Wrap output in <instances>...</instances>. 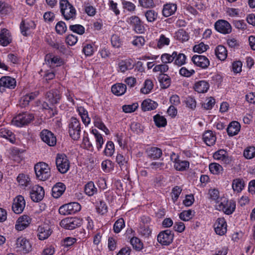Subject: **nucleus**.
Listing matches in <instances>:
<instances>
[{"mask_svg": "<svg viewBox=\"0 0 255 255\" xmlns=\"http://www.w3.org/2000/svg\"><path fill=\"white\" fill-rule=\"evenodd\" d=\"M34 170L36 178L41 181H45L50 176V169L45 162H40L36 164Z\"/></svg>", "mask_w": 255, "mask_h": 255, "instance_id": "obj_2", "label": "nucleus"}, {"mask_svg": "<svg viewBox=\"0 0 255 255\" xmlns=\"http://www.w3.org/2000/svg\"><path fill=\"white\" fill-rule=\"evenodd\" d=\"M51 233L52 231L47 225L39 226L37 229V236L40 240L47 239Z\"/></svg>", "mask_w": 255, "mask_h": 255, "instance_id": "obj_18", "label": "nucleus"}, {"mask_svg": "<svg viewBox=\"0 0 255 255\" xmlns=\"http://www.w3.org/2000/svg\"><path fill=\"white\" fill-rule=\"evenodd\" d=\"M17 181L20 186L24 187L27 186L30 182L29 177L23 174H19L17 177Z\"/></svg>", "mask_w": 255, "mask_h": 255, "instance_id": "obj_39", "label": "nucleus"}, {"mask_svg": "<svg viewBox=\"0 0 255 255\" xmlns=\"http://www.w3.org/2000/svg\"><path fill=\"white\" fill-rule=\"evenodd\" d=\"M208 48L209 46L208 45H205L203 42H201L200 44L195 45L193 47V51L195 52L202 53L206 51Z\"/></svg>", "mask_w": 255, "mask_h": 255, "instance_id": "obj_53", "label": "nucleus"}, {"mask_svg": "<svg viewBox=\"0 0 255 255\" xmlns=\"http://www.w3.org/2000/svg\"><path fill=\"white\" fill-rule=\"evenodd\" d=\"M146 152L147 156L152 159H158L162 154L161 149L156 147H151L147 148Z\"/></svg>", "mask_w": 255, "mask_h": 255, "instance_id": "obj_23", "label": "nucleus"}, {"mask_svg": "<svg viewBox=\"0 0 255 255\" xmlns=\"http://www.w3.org/2000/svg\"><path fill=\"white\" fill-rule=\"evenodd\" d=\"M138 104L134 103L132 105H124L123 106V110L125 113H129L134 112L138 108Z\"/></svg>", "mask_w": 255, "mask_h": 255, "instance_id": "obj_55", "label": "nucleus"}, {"mask_svg": "<svg viewBox=\"0 0 255 255\" xmlns=\"http://www.w3.org/2000/svg\"><path fill=\"white\" fill-rule=\"evenodd\" d=\"M60 11L66 20L74 19L76 12L75 8L67 0H61L60 1Z\"/></svg>", "mask_w": 255, "mask_h": 255, "instance_id": "obj_1", "label": "nucleus"}, {"mask_svg": "<svg viewBox=\"0 0 255 255\" xmlns=\"http://www.w3.org/2000/svg\"><path fill=\"white\" fill-rule=\"evenodd\" d=\"M186 58L185 54L177 53V55L175 56L174 64L178 66H181L185 63Z\"/></svg>", "mask_w": 255, "mask_h": 255, "instance_id": "obj_47", "label": "nucleus"}, {"mask_svg": "<svg viewBox=\"0 0 255 255\" xmlns=\"http://www.w3.org/2000/svg\"><path fill=\"white\" fill-rule=\"evenodd\" d=\"M215 28L217 31L223 34H228L232 31L230 24L225 20H219L216 22Z\"/></svg>", "mask_w": 255, "mask_h": 255, "instance_id": "obj_14", "label": "nucleus"}, {"mask_svg": "<svg viewBox=\"0 0 255 255\" xmlns=\"http://www.w3.org/2000/svg\"><path fill=\"white\" fill-rule=\"evenodd\" d=\"M245 187V182L243 179L236 178L233 180L232 188L233 190L237 193L242 191Z\"/></svg>", "mask_w": 255, "mask_h": 255, "instance_id": "obj_34", "label": "nucleus"}, {"mask_svg": "<svg viewBox=\"0 0 255 255\" xmlns=\"http://www.w3.org/2000/svg\"><path fill=\"white\" fill-rule=\"evenodd\" d=\"M153 120L155 125L157 127H164L166 125L167 122L166 119L159 115H156L153 117Z\"/></svg>", "mask_w": 255, "mask_h": 255, "instance_id": "obj_41", "label": "nucleus"}, {"mask_svg": "<svg viewBox=\"0 0 255 255\" xmlns=\"http://www.w3.org/2000/svg\"><path fill=\"white\" fill-rule=\"evenodd\" d=\"M46 97L52 106L58 103L61 98L60 92L57 89L50 90L46 93Z\"/></svg>", "mask_w": 255, "mask_h": 255, "instance_id": "obj_20", "label": "nucleus"}, {"mask_svg": "<svg viewBox=\"0 0 255 255\" xmlns=\"http://www.w3.org/2000/svg\"><path fill=\"white\" fill-rule=\"evenodd\" d=\"M114 151L115 146L114 143L111 141H108L104 151L105 154L107 156H111L113 154Z\"/></svg>", "mask_w": 255, "mask_h": 255, "instance_id": "obj_50", "label": "nucleus"}, {"mask_svg": "<svg viewBox=\"0 0 255 255\" xmlns=\"http://www.w3.org/2000/svg\"><path fill=\"white\" fill-rule=\"evenodd\" d=\"M66 189L65 185L61 182L56 183L52 188V196L55 198H58L64 193Z\"/></svg>", "mask_w": 255, "mask_h": 255, "instance_id": "obj_24", "label": "nucleus"}, {"mask_svg": "<svg viewBox=\"0 0 255 255\" xmlns=\"http://www.w3.org/2000/svg\"><path fill=\"white\" fill-rule=\"evenodd\" d=\"M215 53L217 58L221 60H224L227 56V50L223 45H218L215 50Z\"/></svg>", "mask_w": 255, "mask_h": 255, "instance_id": "obj_33", "label": "nucleus"}, {"mask_svg": "<svg viewBox=\"0 0 255 255\" xmlns=\"http://www.w3.org/2000/svg\"><path fill=\"white\" fill-rule=\"evenodd\" d=\"M44 196V190L42 187L35 185L30 192V198L35 202L41 201Z\"/></svg>", "mask_w": 255, "mask_h": 255, "instance_id": "obj_12", "label": "nucleus"}, {"mask_svg": "<svg viewBox=\"0 0 255 255\" xmlns=\"http://www.w3.org/2000/svg\"><path fill=\"white\" fill-rule=\"evenodd\" d=\"M169 38H166L164 35L162 34L158 40L157 47L159 48H161L165 45H168L169 43Z\"/></svg>", "mask_w": 255, "mask_h": 255, "instance_id": "obj_58", "label": "nucleus"}, {"mask_svg": "<svg viewBox=\"0 0 255 255\" xmlns=\"http://www.w3.org/2000/svg\"><path fill=\"white\" fill-rule=\"evenodd\" d=\"M203 139L207 145L211 146L215 143L216 137L212 131L207 130L203 133Z\"/></svg>", "mask_w": 255, "mask_h": 255, "instance_id": "obj_26", "label": "nucleus"}, {"mask_svg": "<svg viewBox=\"0 0 255 255\" xmlns=\"http://www.w3.org/2000/svg\"><path fill=\"white\" fill-rule=\"evenodd\" d=\"M217 209L222 211L227 215L232 214L236 209V202L234 200H229L226 198H221L220 201H218Z\"/></svg>", "mask_w": 255, "mask_h": 255, "instance_id": "obj_3", "label": "nucleus"}, {"mask_svg": "<svg viewBox=\"0 0 255 255\" xmlns=\"http://www.w3.org/2000/svg\"><path fill=\"white\" fill-rule=\"evenodd\" d=\"M181 191L182 189L178 186H175L173 188L171 194L172 199L174 202H175L177 200Z\"/></svg>", "mask_w": 255, "mask_h": 255, "instance_id": "obj_60", "label": "nucleus"}, {"mask_svg": "<svg viewBox=\"0 0 255 255\" xmlns=\"http://www.w3.org/2000/svg\"><path fill=\"white\" fill-rule=\"evenodd\" d=\"M176 36L177 39L181 40L182 41H187L189 39L188 33L183 29L179 30L176 33Z\"/></svg>", "mask_w": 255, "mask_h": 255, "instance_id": "obj_54", "label": "nucleus"}, {"mask_svg": "<svg viewBox=\"0 0 255 255\" xmlns=\"http://www.w3.org/2000/svg\"><path fill=\"white\" fill-rule=\"evenodd\" d=\"M244 155L247 159H252L255 156V147L250 146L244 152Z\"/></svg>", "mask_w": 255, "mask_h": 255, "instance_id": "obj_49", "label": "nucleus"}, {"mask_svg": "<svg viewBox=\"0 0 255 255\" xmlns=\"http://www.w3.org/2000/svg\"><path fill=\"white\" fill-rule=\"evenodd\" d=\"M68 128L70 137L74 140L79 139L81 133V126L79 121L76 118L72 117L69 124Z\"/></svg>", "mask_w": 255, "mask_h": 255, "instance_id": "obj_4", "label": "nucleus"}, {"mask_svg": "<svg viewBox=\"0 0 255 255\" xmlns=\"http://www.w3.org/2000/svg\"><path fill=\"white\" fill-rule=\"evenodd\" d=\"M194 88L195 90L199 93H204L208 90L209 84L207 81L202 80L196 82Z\"/></svg>", "mask_w": 255, "mask_h": 255, "instance_id": "obj_28", "label": "nucleus"}, {"mask_svg": "<svg viewBox=\"0 0 255 255\" xmlns=\"http://www.w3.org/2000/svg\"><path fill=\"white\" fill-rule=\"evenodd\" d=\"M11 42V38L9 31L3 28L0 33V44L3 46H6Z\"/></svg>", "mask_w": 255, "mask_h": 255, "instance_id": "obj_22", "label": "nucleus"}, {"mask_svg": "<svg viewBox=\"0 0 255 255\" xmlns=\"http://www.w3.org/2000/svg\"><path fill=\"white\" fill-rule=\"evenodd\" d=\"M56 32L59 34L65 33L67 29L66 24L64 22L60 21L58 22L55 26Z\"/></svg>", "mask_w": 255, "mask_h": 255, "instance_id": "obj_52", "label": "nucleus"}, {"mask_svg": "<svg viewBox=\"0 0 255 255\" xmlns=\"http://www.w3.org/2000/svg\"><path fill=\"white\" fill-rule=\"evenodd\" d=\"M111 43L112 45L116 48H119L121 45V41L119 36L116 34H114L111 37Z\"/></svg>", "mask_w": 255, "mask_h": 255, "instance_id": "obj_63", "label": "nucleus"}, {"mask_svg": "<svg viewBox=\"0 0 255 255\" xmlns=\"http://www.w3.org/2000/svg\"><path fill=\"white\" fill-rule=\"evenodd\" d=\"M34 119L32 114L26 113L20 114L12 120L13 124L17 127H22L27 125Z\"/></svg>", "mask_w": 255, "mask_h": 255, "instance_id": "obj_7", "label": "nucleus"}, {"mask_svg": "<svg viewBox=\"0 0 255 255\" xmlns=\"http://www.w3.org/2000/svg\"><path fill=\"white\" fill-rule=\"evenodd\" d=\"M30 223V218L27 215L20 216L17 219L15 229L18 231H22L27 228Z\"/></svg>", "mask_w": 255, "mask_h": 255, "instance_id": "obj_19", "label": "nucleus"}, {"mask_svg": "<svg viewBox=\"0 0 255 255\" xmlns=\"http://www.w3.org/2000/svg\"><path fill=\"white\" fill-rule=\"evenodd\" d=\"M153 84L150 79H146L144 83V86L140 89L141 93L144 94H148L153 89Z\"/></svg>", "mask_w": 255, "mask_h": 255, "instance_id": "obj_40", "label": "nucleus"}, {"mask_svg": "<svg viewBox=\"0 0 255 255\" xmlns=\"http://www.w3.org/2000/svg\"><path fill=\"white\" fill-rule=\"evenodd\" d=\"M0 137L8 140L10 142L13 143L15 142L14 134L11 131L5 128H0Z\"/></svg>", "mask_w": 255, "mask_h": 255, "instance_id": "obj_30", "label": "nucleus"}, {"mask_svg": "<svg viewBox=\"0 0 255 255\" xmlns=\"http://www.w3.org/2000/svg\"><path fill=\"white\" fill-rule=\"evenodd\" d=\"M213 157L215 159L220 160L225 164H230L232 161L231 157L228 155L227 152L224 149H220L214 153Z\"/></svg>", "mask_w": 255, "mask_h": 255, "instance_id": "obj_17", "label": "nucleus"}, {"mask_svg": "<svg viewBox=\"0 0 255 255\" xmlns=\"http://www.w3.org/2000/svg\"><path fill=\"white\" fill-rule=\"evenodd\" d=\"M37 95V93H31L22 97L19 101L20 107L23 108L28 105L30 101L34 100Z\"/></svg>", "mask_w": 255, "mask_h": 255, "instance_id": "obj_32", "label": "nucleus"}, {"mask_svg": "<svg viewBox=\"0 0 255 255\" xmlns=\"http://www.w3.org/2000/svg\"><path fill=\"white\" fill-rule=\"evenodd\" d=\"M177 5L174 3H167L164 4L162 9V14L165 17H168L176 11Z\"/></svg>", "mask_w": 255, "mask_h": 255, "instance_id": "obj_27", "label": "nucleus"}, {"mask_svg": "<svg viewBox=\"0 0 255 255\" xmlns=\"http://www.w3.org/2000/svg\"><path fill=\"white\" fill-rule=\"evenodd\" d=\"M94 125L98 128L103 130L106 134L109 133V130L100 119H97L94 122Z\"/></svg>", "mask_w": 255, "mask_h": 255, "instance_id": "obj_56", "label": "nucleus"}, {"mask_svg": "<svg viewBox=\"0 0 255 255\" xmlns=\"http://www.w3.org/2000/svg\"><path fill=\"white\" fill-rule=\"evenodd\" d=\"M177 55V52L174 51L172 55L167 53L163 54L161 56V60L163 63L166 64L172 62L175 59V56Z\"/></svg>", "mask_w": 255, "mask_h": 255, "instance_id": "obj_42", "label": "nucleus"}, {"mask_svg": "<svg viewBox=\"0 0 255 255\" xmlns=\"http://www.w3.org/2000/svg\"><path fill=\"white\" fill-rule=\"evenodd\" d=\"M195 73L194 70H188L185 67H182L179 70L180 74L184 77H189L192 76Z\"/></svg>", "mask_w": 255, "mask_h": 255, "instance_id": "obj_62", "label": "nucleus"}, {"mask_svg": "<svg viewBox=\"0 0 255 255\" xmlns=\"http://www.w3.org/2000/svg\"><path fill=\"white\" fill-rule=\"evenodd\" d=\"M84 191L85 193L91 196L97 192V189L92 181H90L85 185Z\"/></svg>", "mask_w": 255, "mask_h": 255, "instance_id": "obj_35", "label": "nucleus"}, {"mask_svg": "<svg viewBox=\"0 0 255 255\" xmlns=\"http://www.w3.org/2000/svg\"><path fill=\"white\" fill-rule=\"evenodd\" d=\"M15 248L17 249V251L22 252L24 254H26L31 251V245L26 239L20 237L16 240Z\"/></svg>", "mask_w": 255, "mask_h": 255, "instance_id": "obj_10", "label": "nucleus"}, {"mask_svg": "<svg viewBox=\"0 0 255 255\" xmlns=\"http://www.w3.org/2000/svg\"><path fill=\"white\" fill-rule=\"evenodd\" d=\"M81 210V205L77 202H71L61 206L59 213L63 215L74 214Z\"/></svg>", "mask_w": 255, "mask_h": 255, "instance_id": "obj_6", "label": "nucleus"}, {"mask_svg": "<svg viewBox=\"0 0 255 255\" xmlns=\"http://www.w3.org/2000/svg\"><path fill=\"white\" fill-rule=\"evenodd\" d=\"M40 135L42 141L49 146H53L56 144V138L51 131L43 129L41 131Z\"/></svg>", "mask_w": 255, "mask_h": 255, "instance_id": "obj_11", "label": "nucleus"}, {"mask_svg": "<svg viewBox=\"0 0 255 255\" xmlns=\"http://www.w3.org/2000/svg\"><path fill=\"white\" fill-rule=\"evenodd\" d=\"M157 106L156 102L150 99H146L141 104V109L144 112L151 111L155 109Z\"/></svg>", "mask_w": 255, "mask_h": 255, "instance_id": "obj_29", "label": "nucleus"}, {"mask_svg": "<svg viewBox=\"0 0 255 255\" xmlns=\"http://www.w3.org/2000/svg\"><path fill=\"white\" fill-rule=\"evenodd\" d=\"M195 211L192 210L183 211L180 213L179 218L184 221H188L195 216Z\"/></svg>", "mask_w": 255, "mask_h": 255, "instance_id": "obj_38", "label": "nucleus"}, {"mask_svg": "<svg viewBox=\"0 0 255 255\" xmlns=\"http://www.w3.org/2000/svg\"><path fill=\"white\" fill-rule=\"evenodd\" d=\"M191 60L197 66L203 69L207 68L210 65L209 59L203 55H195L192 57Z\"/></svg>", "mask_w": 255, "mask_h": 255, "instance_id": "obj_16", "label": "nucleus"}, {"mask_svg": "<svg viewBox=\"0 0 255 255\" xmlns=\"http://www.w3.org/2000/svg\"><path fill=\"white\" fill-rule=\"evenodd\" d=\"M209 194H210V198L216 201L217 204H218V201H220L219 200V192L218 190L215 189H212L209 190Z\"/></svg>", "mask_w": 255, "mask_h": 255, "instance_id": "obj_59", "label": "nucleus"}, {"mask_svg": "<svg viewBox=\"0 0 255 255\" xmlns=\"http://www.w3.org/2000/svg\"><path fill=\"white\" fill-rule=\"evenodd\" d=\"M82 220L77 218H67L61 220V227L66 229L73 230L81 225Z\"/></svg>", "mask_w": 255, "mask_h": 255, "instance_id": "obj_8", "label": "nucleus"}, {"mask_svg": "<svg viewBox=\"0 0 255 255\" xmlns=\"http://www.w3.org/2000/svg\"><path fill=\"white\" fill-rule=\"evenodd\" d=\"M174 235L170 230L161 232L157 236L158 242L164 246H168L173 241Z\"/></svg>", "mask_w": 255, "mask_h": 255, "instance_id": "obj_9", "label": "nucleus"}, {"mask_svg": "<svg viewBox=\"0 0 255 255\" xmlns=\"http://www.w3.org/2000/svg\"><path fill=\"white\" fill-rule=\"evenodd\" d=\"M116 161L121 167L122 170H126L127 169V161L121 154H118L116 156Z\"/></svg>", "mask_w": 255, "mask_h": 255, "instance_id": "obj_44", "label": "nucleus"}, {"mask_svg": "<svg viewBox=\"0 0 255 255\" xmlns=\"http://www.w3.org/2000/svg\"><path fill=\"white\" fill-rule=\"evenodd\" d=\"M126 85L118 83L113 85L111 88L112 93L117 96L123 95L126 91Z\"/></svg>", "mask_w": 255, "mask_h": 255, "instance_id": "obj_31", "label": "nucleus"}, {"mask_svg": "<svg viewBox=\"0 0 255 255\" xmlns=\"http://www.w3.org/2000/svg\"><path fill=\"white\" fill-rule=\"evenodd\" d=\"M69 29L72 32L79 35H82L85 32V28L80 24L70 25L69 26Z\"/></svg>", "mask_w": 255, "mask_h": 255, "instance_id": "obj_45", "label": "nucleus"}, {"mask_svg": "<svg viewBox=\"0 0 255 255\" xmlns=\"http://www.w3.org/2000/svg\"><path fill=\"white\" fill-rule=\"evenodd\" d=\"M216 233L220 236L224 235L227 231V225L224 218H219L214 225Z\"/></svg>", "mask_w": 255, "mask_h": 255, "instance_id": "obj_13", "label": "nucleus"}, {"mask_svg": "<svg viewBox=\"0 0 255 255\" xmlns=\"http://www.w3.org/2000/svg\"><path fill=\"white\" fill-rule=\"evenodd\" d=\"M42 107L43 109L49 110V113L51 116H54V115L56 114V113H55L56 112L55 107L51 104L49 105L47 103L44 102L42 105Z\"/></svg>", "mask_w": 255, "mask_h": 255, "instance_id": "obj_61", "label": "nucleus"}, {"mask_svg": "<svg viewBox=\"0 0 255 255\" xmlns=\"http://www.w3.org/2000/svg\"><path fill=\"white\" fill-rule=\"evenodd\" d=\"M77 37L73 34L68 35L66 38V43L70 46L75 45L77 43Z\"/></svg>", "mask_w": 255, "mask_h": 255, "instance_id": "obj_64", "label": "nucleus"}, {"mask_svg": "<svg viewBox=\"0 0 255 255\" xmlns=\"http://www.w3.org/2000/svg\"><path fill=\"white\" fill-rule=\"evenodd\" d=\"M159 81L162 88L166 89L170 85V78L166 74H161L159 76Z\"/></svg>", "mask_w": 255, "mask_h": 255, "instance_id": "obj_36", "label": "nucleus"}, {"mask_svg": "<svg viewBox=\"0 0 255 255\" xmlns=\"http://www.w3.org/2000/svg\"><path fill=\"white\" fill-rule=\"evenodd\" d=\"M16 86L15 79L9 76H3L0 79V87L13 89Z\"/></svg>", "mask_w": 255, "mask_h": 255, "instance_id": "obj_21", "label": "nucleus"}, {"mask_svg": "<svg viewBox=\"0 0 255 255\" xmlns=\"http://www.w3.org/2000/svg\"><path fill=\"white\" fill-rule=\"evenodd\" d=\"M96 209L99 213L103 215L107 212V206L104 201H100L97 206Z\"/></svg>", "mask_w": 255, "mask_h": 255, "instance_id": "obj_57", "label": "nucleus"}, {"mask_svg": "<svg viewBox=\"0 0 255 255\" xmlns=\"http://www.w3.org/2000/svg\"><path fill=\"white\" fill-rule=\"evenodd\" d=\"M209 169L212 173L215 175L219 174L223 170L222 166L216 163H211L209 165Z\"/></svg>", "mask_w": 255, "mask_h": 255, "instance_id": "obj_43", "label": "nucleus"}, {"mask_svg": "<svg viewBox=\"0 0 255 255\" xmlns=\"http://www.w3.org/2000/svg\"><path fill=\"white\" fill-rule=\"evenodd\" d=\"M241 128V126L239 122L237 121L232 122L228 126L227 128L228 134L232 136L238 133Z\"/></svg>", "mask_w": 255, "mask_h": 255, "instance_id": "obj_25", "label": "nucleus"}, {"mask_svg": "<svg viewBox=\"0 0 255 255\" xmlns=\"http://www.w3.org/2000/svg\"><path fill=\"white\" fill-rule=\"evenodd\" d=\"M130 244L132 246L133 248L137 251L141 250L143 247V244L140 240L136 237H133L131 239Z\"/></svg>", "mask_w": 255, "mask_h": 255, "instance_id": "obj_48", "label": "nucleus"}, {"mask_svg": "<svg viewBox=\"0 0 255 255\" xmlns=\"http://www.w3.org/2000/svg\"><path fill=\"white\" fill-rule=\"evenodd\" d=\"M189 162L186 160H175L174 167L177 170L183 171L189 168Z\"/></svg>", "mask_w": 255, "mask_h": 255, "instance_id": "obj_37", "label": "nucleus"}, {"mask_svg": "<svg viewBox=\"0 0 255 255\" xmlns=\"http://www.w3.org/2000/svg\"><path fill=\"white\" fill-rule=\"evenodd\" d=\"M125 226V222L123 218L118 219L114 225V231L116 233L120 232Z\"/></svg>", "mask_w": 255, "mask_h": 255, "instance_id": "obj_51", "label": "nucleus"}, {"mask_svg": "<svg viewBox=\"0 0 255 255\" xmlns=\"http://www.w3.org/2000/svg\"><path fill=\"white\" fill-rule=\"evenodd\" d=\"M57 170L62 174L66 173L70 167L69 161L65 154H57L56 158Z\"/></svg>", "mask_w": 255, "mask_h": 255, "instance_id": "obj_5", "label": "nucleus"}, {"mask_svg": "<svg viewBox=\"0 0 255 255\" xmlns=\"http://www.w3.org/2000/svg\"><path fill=\"white\" fill-rule=\"evenodd\" d=\"M25 206V202L24 197L19 195L13 200L12 209L15 213L18 214L23 211Z\"/></svg>", "mask_w": 255, "mask_h": 255, "instance_id": "obj_15", "label": "nucleus"}, {"mask_svg": "<svg viewBox=\"0 0 255 255\" xmlns=\"http://www.w3.org/2000/svg\"><path fill=\"white\" fill-rule=\"evenodd\" d=\"M145 16L148 22L154 21L157 17V13L154 10H148L145 12Z\"/></svg>", "mask_w": 255, "mask_h": 255, "instance_id": "obj_46", "label": "nucleus"}]
</instances>
